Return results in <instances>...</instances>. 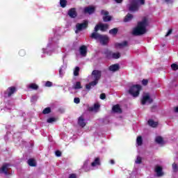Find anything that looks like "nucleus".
Wrapping results in <instances>:
<instances>
[{"instance_id":"f257e3e1","label":"nucleus","mask_w":178,"mask_h":178,"mask_svg":"<svg viewBox=\"0 0 178 178\" xmlns=\"http://www.w3.org/2000/svg\"><path fill=\"white\" fill-rule=\"evenodd\" d=\"M149 26V22L147 17H144L140 22H138L136 27L133 30L134 35H143L147 33V27Z\"/></svg>"},{"instance_id":"f03ea898","label":"nucleus","mask_w":178,"mask_h":178,"mask_svg":"<svg viewBox=\"0 0 178 178\" xmlns=\"http://www.w3.org/2000/svg\"><path fill=\"white\" fill-rule=\"evenodd\" d=\"M90 38L99 41L102 45H108L109 43V37L106 35H102L99 33L92 32L90 35Z\"/></svg>"},{"instance_id":"7ed1b4c3","label":"nucleus","mask_w":178,"mask_h":178,"mask_svg":"<svg viewBox=\"0 0 178 178\" xmlns=\"http://www.w3.org/2000/svg\"><path fill=\"white\" fill-rule=\"evenodd\" d=\"M129 10L130 12H138L140 5H145V0H129Z\"/></svg>"},{"instance_id":"20e7f679","label":"nucleus","mask_w":178,"mask_h":178,"mask_svg":"<svg viewBox=\"0 0 178 178\" xmlns=\"http://www.w3.org/2000/svg\"><path fill=\"white\" fill-rule=\"evenodd\" d=\"M142 88L143 87L141 86V85H133L129 88L128 92L134 98H137V97L140 95V91H141Z\"/></svg>"},{"instance_id":"39448f33","label":"nucleus","mask_w":178,"mask_h":178,"mask_svg":"<svg viewBox=\"0 0 178 178\" xmlns=\"http://www.w3.org/2000/svg\"><path fill=\"white\" fill-rule=\"evenodd\" d=\"M88 27V21L84 20L83 23H77L76 24V29L75 31L76 34H79V31H81L83 30H86Z\"/></svg>"},{"instance_id":"423d86ee","label":"nucleus","mask_w":178,"mask_h":178,"mask_svg":"<svg viewBox=\"0 0 178 178\" xmlns=\"http://www.w3.org/2000/svg\"><path fill=\"white\" fill-rule=\"evenodd\" d=\"M109 29V24H98L95 26L94 32L93 33H98L99 30L102 32L106 31Z\"/></svg>"},{"instance_id":"0eeeda50","label":"nucleus","mask_w":178,"mask_h":178,"mask_svg":"<svg viewBox=\"0 0 178 178\" xmlns=\"http://www.w3.org/2000/svg\"><path fill=\"white\" fill-rule=\"evenodd\" d=\"M16 91H17V88H16L15 86H10L8 88L7 90L4 91V97L9 98L12 97V95H13Z\"/></svg>"},{"instance_id":"6e6552de","label":"nucleus","mask_w":178,"mask_h":178,"mask_svg":"<svg viewBox=\"0 0 178 178\" xmlns=\"http://www.w3.org/2000/svg\"><path fill=\"white\" fill-rule=\"evenodd\" d=\"M102 76V72H101L99 70H94L92 72V76L93 80L99 81V80H101Z\"/></svg>"},{"instance_id":"1a4fd4ad","label":"nucleus","mask_w":178,"mask_h":178,"mask_svg":"<svg viewBox=\"0 0 178 178\" xmlns=\"http://www.w3.org/2000/svg\"><path fill=\"white\" fill-rule=\"evenodd\" d=\"M9 166H10V163H6L3 164L2 167L0 168V173H3L6 175V176H8V175H10L9 173Z\"/></svg>"},{"instance_id":"9d476101","label":"nucleus","mask_w":178,"mask_h":178,"mask_svg":"<svg viewBox=\"0 0 178 178\" xmlns=\"http://www.w3.org/2000/svg\"><path fill=\"white\" fill-rule=\"evenodd\" d=\"M153 101L154 100L151 98L149 95L147 94L143 97V99L141 100V104H142V105H145V104H147V102H148V104H152Z\"/></svg>"},{"instance_id":"9b49d317","label":"nucleus","mask_w":178,"mask_h":178,"mask_svg":"<svg viewBox=\"0 0 178 178\" xmlns=\"http://www.w3.org/2000/svg\"><path fill=\"white\" fill-rule=\"evenodd\" d=\"M95 7L91 6L85 7L83 9V13H85V15H87V13L88 15H92V13H95Z\"/></svg>"},{"instance_id":"f8f14e48","label":"nucleus","mask_w":178,"mask_h":178,"mask_svg":"<svg viewBox=\"0 0 178 178\" xmlns=\"http://www.w3.org/2000/svg\"><path fill=\"white\" fill-rule=\"evenodd\" d=\"M68 16L71 17V19H76L77 17V11H76V8H70L68 10Z\"/></svg>"},{"instance_id":"ddd939ff","label":"nucleus","mask_w":178,"mask_h":178,"mask_svg":"<svg viewBox=\"0 0 178 178\" xmlns=\"http://www.w3.org/2000/svg\"><path fill=\"white\" fill-rule=\"evenodd\" d=\"M80 55L81 56H87V46L82 45L79 48Z\"/></svg>"},{"instance_id":"4468645a","label":"nucleus","mask_w":178,"mask_h":178,"mask_svg":"<svg viewBox=\"0 0 178 178\" xmlns=\"http://www.w3.org/2000/svg\"><path fill=\"white\" fill-rule=\"evenodd\" d=\"M78 124L81 127H86V124H87L86 123V119H84V117L80 116L78 118Z\"/></svg>"},{"instance_id":"2eb2a0df","label":"nucleus","mask_w":178,"mask_h":178,"mask_svg":"<svg viewBox=\"0 0 178 178\" xmlns=\"http://www.w3.org/2000/svg\"><path fill=\"white\" fill-rule=\"evenodd\" d=\"M119 69H120V66L118 63L113 64L108 67V70L110 72H118V70H119Z\"/></svg>"},{"instance_id":"dca6fc26","label":"nucleus","mask_w":178,"mask_h":178,"mask_svg":"<svg viewBox=\"0 0 178 178\" xmlns=\"http://www.w3.org/2000/svg\"><path fill=\"white\" fill-rule=\"evenodd\" d=\"M112 111L114 112V113H122V108L119 104L114 105L112 108Z\"/></svg>"},{"instance_id":"f3484780","label":"nucleus","mask_w":178,"mask_h":178,"mask_svg":"<svg viewBox=\"0 0 178 178\" xmlns=\"http://www.w3.org/2000/svg\"><path fill=\"white\" fill-rule=\"evenodd\" d=\"M155 172L157 173V176L161 177V176H163V172H162V167L157 165L155 168Z\"/></svg>"},{"instance_id":"a211bd4d","label":"nucleus","mask_w":178,"mask_h":178,"mask_svg":"<svg viewBox=\"0 0 178 178\" xmlns=\"http://www.w3.org/2000/svg\"><path fill=\"white\" fill-rule=\"evenodd\" d=\"M101 165V161L99 157H97L95 161L91 163V166L92 168H95V166H99Z\"/></svg>"},{"instance_id":"6ab92c4d","label":"nucleus","mask_w":178,"mask_h":178,"mask_svg":"<svg viewBox=\"0 0 178 178\" xmlns=\"http://www.w3.org/2000/svg\"><path fill=\"white\" fill-rule=\"evenodd\" d=\"M27 163L29 166H32L33 168L37 166V163L34 159H29L27 161Z\"/></svg>"},{"instance_id":"aec40b11","label":"nucleus","mask_w":178,"mask_h":178,"mask_svg":"<svg viewBox=\"0 0 178 178\" xmlns=\"http://www.w3.org/2000/svg\"><path fill=\"white\" fill-rule=\"evenodd\" d=\"M134 16L133 15L130 14V13H128L125 17L124 18V23H127L129 22H131V20H132Z\"/></svg>"},{"instance_id":"412c9836","label":"nucleus","mask_w":178,"mask_h":178,"mask_svg":"<svg viewBox=\"0 0 178 178\" xmlns=\"http://www.w3.org/2000/svg\"><path fill=\"white\" fill-rule=\"evenodd\" d=\"M72 88H74V90H80V88H83V87L81 86V82H76V83L73 86Z\"/></svg>"},{"instance_id":"4be33fe9","label":"nucleus","mask_w":178,"mask_h":178,"mask_svg":"<svg viewBox=\"0 0 178 178\" xmlns=\"http://www.w3.org/2000/svg\"><path fill=\"white\" fill-rule=\"evenodd\" d=\"M147 123L151 127H156L158 126V122H154L153 120H149Z\"/></svg>"},{"instance_id":"5701e85b","label":"nucleus","mask_w":178,"mask_h":178,"mask_svg":"<svg viewBox=\"0 0 178 178\" xmlns=\"http://www.w3.org/2000/svg\"><path fill=\"white\" fill-rule=\"evenodd\" d=\"M113 54V53L109 50H106L104 51V55H106V58H107V59H112Z\"/></svg>"},{"instance_id":"b1692460","label":"nucleus","mask_w":178,"mask_h":178,"mask_svg":"<svg viewBox=\"0 0 178 178\" xmlns=\"http://www.w3.org/2000/svg\"><path fill=\"white\" fill-rule=\"evenodd\" d=\"M29 88H30L31 90H38L39 86H38V85H37L36 83H31V84L29 86Z\"/></svg>"},{"instance_id":"393cba45","label":"nucleus","mask_w":178,"mask_h":178,"mask_svg":"<svg viewBox=\"0 0 178 178\" xmlns=\"http://www.w3.org/2000/svg\"><path fill=\"white\" fill-rule=\"evenodd\" d=\"M155 141L157 144H163V138H162V136H157Z\"/></svg>"},{"instance_id":"a878e982","label":"nucleus","mask_w":178,"mask_h":178,"mask_svg":"<svg viewBox=\"0 0 178 178\" xmlns=\"http://www.w3.org/2000/svg\"><path fill=\"white\" fill-rule=\"evenodd\" d=\"M118 31H119V29H118V28H114L109 31V34H111L112 35H116Z\"/></svg>"},{"instance_id":"bb28decb","label":"nucleus","mask_w":178,"mask_h":178,"mask_svg":"<svg viewBox=\"0 0 178 178\" xmlns=\"http://www.w3.org/2000/svg\"><path fill=\"white\" fill-rule=\"evenodd\" d=\"M127 41H124L121 43H116L115 47H120V48H122V47H127Z\"/></svg>"},{"instance_id":"cd10ccee","label":"nucleus","mask_w":178,"mask_h":178,"mask_svg":"<svg viewBox=\"0 0 178 178\" xmlns=\"http://www.w3.org/2000/svg\"><path fill=\"white\" fill-rule=\"evenodd\" d=\"M136 143H137V145L139 146L143 145V137L138 136L136 139Z\"/></svg>"},{"instance_id":"c85d7f7f","label":"nucleus","mask_w":178,"mask_h":178,"mask_svg":"<svg viewBox=\"0 0 178 178\" xmlns=\"http://www.w3.org/2000/svg\"><path fill=\"white\" fill-rule=\"evenodd\" d=\"M120 58V53H113L111 58L113 59H119Z\"/></svg>"},{"instance_id":"c756f323","label":"nucleus","mask_w":178,"mask_h":178,"mask_svg":"<svg viewBox=\"0 0 178 178\" xmlns=\"http://www.w3.org/2000/svg\"><path fill=\"white\" fill-rule=\"evenodd\" d=\"M60 5L61 8H66V5H67V1L60 0Z\"/></svg>"},{"instance_id":"7c9ffc66","label":"nucleus","mask_w":178,"mask_h":178,"mask_svg":"<svg viewBox=\"0 0 178 178\" xmlns=\"http://www.w3.org/2000/svg\"><path fill=\"white\" fill-rule=\"evenodd\" d=\"M100 106L99 104L96 103L94 104L93 107L90 108V111H97V109H99Z\"/></svg>"},{"instance_id":"2f4dec72","label":"nucleus","mask_w":178,"mask_h":178,"mask_svg":"<svg viewBox=\"0 0 178 178\" xmlns=\"http://www.w3.org/2000/svg\"><path fill=\"white\" fill-rule=\"evenodd\" d=\"M103 20L105 22H111L112 20V17H111L110 15H106V16L103 17Z\"/></svg>"},{"instance_id":"473e14b6","label":"nucleus","mask_w":178,"mask_h":178,"mask_svg":"<svg viewBox=\"0 0 178 178\" xmlns=\"http://www.w3.org/2000/svg\"><path fill=\"white\" fill-rule=\"evenodd\" d=\"M80 73V67H76L74 70V76H79Z\"/></svg>"},{"instance_id":"72a5a7b5","label":"nucleus","mask_w":178,"mask_h":178,"mask_svg":"<svg viewBox=\"0 0 178 178\" xmlns=\"http://www.w3.org/2000/svg\"><path fill=\"white\" fill-rule=\"evenodd\" d=\"M43 115H48V113H51V108L49 107L45 108L42 111Z\"/></svg>"},{"instance_id":"f704fd0d","label":"nucleus","mask_w":178,"mask_h":178,"mask_svg":"<svg viewBox=\"0 0 178 178\" xmlns=\"http://www.w3.org/2000/svg\"><path fill=\"white\" fill-rule=\"evenodd\" d=\"M172 170L173 172H175V173L178 172V166L177 164H176L175 163H174L172 165Z\"/></svg>"},{"instance_id":"c9c22d12","label":"nucleus","mask_w":178,"mask_h":178,"mask_svg":"<svg viewBox=\"0 0 178 178\" xmlns=\"http://www.w3.org/2000/svg\"><path fill=\"white\" fill-rule=\"evenodd\" d=\"M19 55L21 57L26 56V50H24V49L19 50Z\"/></svg>"},{"instance_id":"e433bc0d","label":"nucleus","mask_w":178,"mask_h":178,"mask_svg":"<svg viewBox=\"0 0 178 178\" xmlns=\"http://www.w3.org/2000/svg\"><path fill=\"white\" fill-rule=\"evenodd\" d=\"M136 163H138V165L141 164L143 162V159L141 158V156H138L136 160Z\"/></svg>"},{"instance_id":"4c0bfd02","label":"nucleus","mask_w":178,"mask_h":178,"mask_svg":"<svg viewBox=\"0 0 178 178\" xmlns=\"http://www.w3.org/2000/svg\"><path fill=\"white\" fill-rule=\"evenodd\" d=\"M56 118H49L47 120V123H54V122H56Z\"/></svg>"},{"instance_id":"58836bf2","label":"nucleus","mask_w":178,"mask_h":178,"mask_svg":"<svg viewBox=\"0 0 178 178\" xmlns=\"http://www.w3.org/2000/svg\"><path fill=\"white\" fill-rule=\"evenodd\" d=\"M89 83H90V86H91L92 87H94L95 86H97V84H98V81L94 79V81L90 82Z\"/></svg>"},{"instance_id":"ea45409f","label":"nucleus","mask_w":178,"mask_h":178,"mask_svg":"<svg viewBox=\"0 0 178 178\" xmlns=\"http://www.w3.org/2000/svg\"><path fill=\"white\" fill-rule=\"evenodd\" d=\"M171 68L174 71L178 70V65H177V64H175V63L172 64L171 65Z\"/></svg>"},{"instance_id":"a19ab883","label":"nucleus","mask_w":178,"mask_h":178,"mask_svg":"<svg viewBox=\"0 0 178 178\" xmlns=\"http://www.w3.org/2000/svg\"><path fill=\"white\" fill-rule=\"evenodd\" d=\"M101 15H102L103 16H108L109 15V12L102 10L101 11Z\"/></svg>"},{"instance_id":"79ce46f5","label":"nucleus","mask_w":178,"mask_h":178,"mask_svg":"<svg viewBox=\"0 0 178 178\" xmlns=\"http://www.w3.org/2000/svg\"><path fill=\"white\" fill-rule=\"evenodd\" d=\"M55 155H56V156H58V157L62 156V152L59 151V150H56L55 152Z\"/></svg>"},{"instance_id":"37998d69","label":"nucleus","mask_w":178,"mask_h":178,"mask_svg":"<svg viewBox=\"0 0 178 178\" xmlns=\"http://www.w3.org/2000/svg\"><path fill=\"white\" fill-rule=\"evenodd\" d=\"M45 87H52V82L47 81L45 84Z\"/></svg>"},{"instance_id":"c03bdc74","label":"nucleus","mask_w":178,"mask_h":178,"mask_svg":"<svg viewBox=\"0 0 178 178\" xmlns=\"http://www.w3.org/2000/svg\"><path fill=\"white\" fill-rule=\"evenodd\" d=\"M172 33H173V29H169L167 33L165 34V37H169V35H170Z\"/></svg>"},{"instance_id":"a18cd8bd","label":"nucleus","mask_w":178,"mask_h":178,"mask_svg":"<svg viewBox=\"0 0 178 178\" xmlns=\"http://www.w3.org/2000/svg\"><path fill=\"white\" fill-rule=\"evenodd\" d=\"M143 86H147L148 85V79H143L142 81Z\"/></svg>"},{"instance_id":"49530a36","label":"nucleus","mask_w":178,"mask_h":178,"mask_svg":"<svg viewBox=\"0 0 178 178\" xmlns=\"http://www.w3.org/2000/svg\"><path fill=\"white\" fill-rule=\"evenodd\" d=\"M74 104H80V98H79V97H75V98L74 99Z\"/></svg>"},{"instance_id":"de8ad7c7","label":"nucleus","mask_w":178,"mask_h":178,"mask_svg":"<svg viewBox=\"0 0 178 178\" xmlns=\"http://www.w3.org/2000/svg\"><path fill=\"white\" fill-rule=\"evenodd\" d=\"M106 98V95L105 93H102L100 95V99H105Z\"/></svg>"},{"instance_id":"09e8293b","label":"nucleus","mask_w":178,"mask_h":178,"mask_svg":"<svg viewBox=\"0 0 178 178\" xmlns=\"http://www.w3.org/2000/svg\"><path fill=\"white\" fill-rule=\"evenodd\" d=\"M68 178H77V175L74 173L70 174Z\"/></svg>"},{"instance_id":"8fccbe9b","label":"nucleus","mask_w":178,"mask_h":178,"mask_svg":"<svg viewBox=\"0 0 178 178\" xmlns=\"http://www.w3.org/2000/svg\"><path fill=\"white\" fill-rule=\"evenodd\" d=\"M87 166H88V161L85 162L83 164V169H85V170L87 168Z\"/></svg>"},{"instance_id":"3c124183","label":"nucleus","mask_w":178,"mask_h":178,"mask_svg":"<svg viewBox=\"0 0 178 178\" xmlns=\"http://www.w3.org/2000/svg\"><path fill=\"white\" fill-rule=\"evenodd\" d=\"M91 87L92 86H91V85H90V83L86 85V88L87 90H91Z\"/></svg>"},{"instance_id":"603ef678","label":"nucleus","mask_w":178,"mask_h":178,"mask_svg":"<svg viewBox=\"0 0 178 178\" xmlns=\"http://www.w3.org/2000/svg\"><path fill=\"white\" fill-rule=\"evenodd\" d=\"M116 3H122L123 2V0H114Z\"/></svg>"},{"instance_id":"864d4df0","label":"nucleus","mask_w":178,"mask_h":178,"mask_svg":"<svg viewBox=\"0 0 178 178\" xmlns=\"http://www.w3.org/2000/svg\"><path fill=\"white\" fill-rule=\"evenodd\" d=\"M166 3H172L173 1L172 0H165Z\"/></svg>"},{"instance_id":"5fc2aeb1","label":"nucleus","mask_w":178,"mask_h":178,"mask_svg":"<svg viewBox=\"0 0 178 178\" xmlns=\"http://www.w3.org/2000/svg\"><path fill=\"white\" fill-rule=\"evenodd\" d=\"M175 113H178V106L175 108Z\"/></svg>"},{"instance_id":"6e6d98bb","label":"nucleus","mask_w":178,"mask_h":178,"mask_svg":"<svg viewBox=\"0 0 178 178\" xmlns=\"http://www.w3.org/2000/svg\"><path fill=\"white\" fill-rule=\"evenodd\" d=\"M110 163H111V165H114L115 161L114 160H111Z\"/></svg>"},{"instance_id":"4d7b16f0","label":"nucleus","mask_w":178,"mask_h":178,"mask_svg":"<svg viewBox=\"0 0 178 178\" xmlns=\"http://www.w3.org/2000/svg\"><path fill=\"white\" fill-rule=\"evenodd\" d=\"M154 108H155V106H152V109H154Z\"/></svg>"},{"instance_id":"13d9d810","label":"nucleus","mask_w":178,"mask_h":178,"mask_svg":"<svg viewBox=\"0 0 178 178\" xmlns=\"http://www.w3.org/2000/svg\"><path fill=\"white\" fill-rule=\"evenodd\" d=\"M90 170H87L86 172H88Z\"/></svg>"}]
</instances>
